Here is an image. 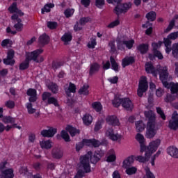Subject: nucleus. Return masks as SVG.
<instances>
[{
    "instance_id": "25",
    "label": "nucleus",
    "mask_w": 178,
    "mask_h": 178,
    "mask_svg": "<svg viewBox=\"0 0 178 178\" xmlns=\"http://www.w3.org/2000/svg\"><path fill=\"white\" fill-rule=\"evenodd\" d=\"M65 130L70 133L71 137H74L75 136L80 134V129H77L72 126H67L65 128Z\"/></svg>"
},
{
    "instance_id": "21",
    "label": "nucleus",
    "mask_w": 178,
    "mask_h": 178,
    "mask_svg": "<svg viewBox=\"0 0 178 178\" xmlns=\"http://www.w3.org/2000/svg\"><path fill=\"white\" fill-rule=\"evenodd\" d=\"M29 97L30 102H35L37 101V90L33 88H29L26 92Z\"/></svg>"
},
{
    "instance_id": "46",
    "label": "nucleus",
    "mask_w": 178,
    "mask_h": 178,
    "mask_svg": "<svg viewBox=\"0 0 178 178\" xmlns=\"http://www.w3.org/2000/svg\"><path fill=\"white\" fill-rule=\"evenodd\" d=\"M122 104H123V99H120L119 97H115V99L113 100V105L115 108L120 106V105H122Z\"/></svg>"
},
{
    "instance_id": "6",
    "label": "nucleus",
    "mask_w": 178,
    "mask_h": 178,
    "mask_svg": "<svg viewBox=\"0 0 178 178\" xmlns=\"http://www.w3.org/2000/svg\"><path fill=\"white\" fill-rule=\"evenodd\" d=\"M52 94L51 92H44L42 95V101L47 102L49 105H54V106H59V104L58 103V99L54 97H51Z\"/></svg>"
},
{
    "instance_id": "1",
    "label": "nucleus",
    "mask_w": 178,
    "mask_h": 178,
    "mask_svg": "<svg viewBox=\"0 0 178 178\" xmlns=\"http://www.w3.org/2000/svg\"><path fill=\"white\" fill-rule=\"evenodd\" d=\"M99 159H101V154L98 152L92 155V152H88L86 155L81 156L79 169L74 178H83L86 176V173H91L90 161L92 163H97Z\"/></svg>"
},
{
    "instance_id": "57",
    "label": "nucleus",
    "mask_w": 178,
    "mask_h": 178,
    "mask_svg": "<svg viewBox=\"0 0 178 178\" xmlns=\"http://www.w3.org/2000/svg\"><path fill=\"white\" fill-rule=\"evenodd\" d=\"M175 19L171 20L167 29L164 30V33H169V31H170V30H172L173 27H175Z\"/></svg>"
},
{
    "instance_id": "22",
    "label": "nucleus",
    "mask_w": 178,
    "mask_h": 178,
    "mask_svg": "<svg viewBox=\"0 0 178 178\" xmlns=\"http://www.w3.org/2000/svg\"><path fill=\"white\" fill-rule=\"evenodd\" d=\"M0 177H1V178H14L15 174L13 173V169L8 168L6 170L3 171L0 174Z\"/></svg>"
},
{
    "instance_id": "9",
    "label": "nucleus",
    "mask_w": 178,
    "mask_h": 178,
    "mask_svg": "<svg viewBox=\"0 0 178 178\" xmlns=\"http://www.w3.org/2000/svg\"><path fill=\"white\" fill-rule=\"evenodd\" d=\"M51 158L53 159H62L63 158V150L60 147H54L51 152Z\"/></svg>"
},
{
    "instance_id": "50",
    "label": "nucleus",
    "mask_w": 178,
    "mask_h": 178,
    "mask_svg": "<svg viewBox=\"0 0 178 178\" xmlns=\"http://www.w3.org/2000/svg\"><path fill=\"white\" fill-rule=\"evenodd\" d=\"M28 113L29 115H33V113H35V108H33V104L31 103H26V104Z\"/></svg>"
},
{
    "instance_id": "8",
    "label": "nucleus",
    "mask_w": 178,
    "mask_h": 178,
    "mask_svg": "<svg viewBox=\"0 0 178 178\" xmlns=\"http://www.w3.org/2000/svg\"><path fill=\"white\" fill-rule=\"evenodd\" d=\"M105 134L106 137H108L112 141H118V140L122 139V136L119 134H115L112 128L106 129Z\"/></svg>"
},
{
    "instance_id": "2",
    "label": "nucleus",
    "mask_w": 178,
    "mask_h": 178,
    "mask_svg": "<svg viewBox=\"0 0 178 178\" xmlns=\"http://www.w3.org/2000/svg\"><path fill=\"white\" fill-rule=\"evenodd\" d=\"M160 80L162 81L164 87L170 88L171 94H178V83H168L169 79V72L168 67H161L159 69Z\"/></svg>"
},
{
    "instance_id": "37",
    "label": "nucleus",
    "mask_w": 178,
    "mask_h": 178,
    "mask_svg": "<svg viewBox=\"0 0 178 178\" xmlns=\"http://www.w3.org/2000/svg\"><path fill=\"white\" fill-rule=\"evenodd\" d=\"M136 129L138 132L144 131L145 129V124L143 121H137L136 122Z\"/></svg>"
},
{
    "instance_id": "30",
    "label": "nucleus",
    "mask_w": 178,
    "mask_h": 178,
    "mask_svg": "<svg viewBox=\"0 0 178 178\" xmlns=\"http://www.w3.org/2000/svg\"><path fill=\"white\" fill-rule=\"evenodd\" d=\"M65 91L67 97H70V93L72 92L74 94L76 92V85L74 83H70L68 88H65Z\"/></svg>"
},
{
    "instance_id": "61",
    "label": "nucleus",
    "mask_w": 178,
    "mask_h": 178,
    "mask_svg": "<svg viewBox=\"0 0 178 178\" xmlns=\"http://www.w3.org/2000/svg\"><path fill=\"white\" fill-rule=\"evenodd\" d=\"M145 170L147 178H155V175H154L153 173L151 172L149 168L147 167L145 168Z\"/></svg>"
},
{
    "instance_id": "44",
    "label": "nucleus",
    "mask_w": 178,
    "mask_h": 178,
    "mask_svg": "<svg viewBox=\"0 0 178 178\" xmlns=\"http://www.w3.org/2000/svg\"><path fill=\"white\" fill-rule=\"evenodd\" d=\"M146 18L149 22H154L156 19V13L154 11H151L146 15Z\"/></svg>"
},
{
    "instance_id": "60",
    "label": "nucleus",
    "mask_w": 178,
    "mask_h": 178,
    "mask_svg": "<svg viewBox=\"0 0 178 178\" xmlns=\"http://www.w3.org/2000/svg\"><path fill=\"white\" fill-rule=\"evenodd\" d=\"M108 47H110L111 52L116 51V46H115V40H111L108 43Z\"/></svg>"
},
{
    "instance_id": "63",
    "label": "nucleus",
    "mask_w": 178,
    "mask_h": 178,
    "mask_svg": "<svg viewBox=\"0 0 178 178\" xmlns=\"http://www.w3.org/2000/svg\"><path fill=\"white\" fill-rule=\"evenodd\" d=\"M108 3H113V5H117L115 8L120 6L122 0H107Z\"/></svg>"
},
{
    "instance_id": "38",
    "label": "nucleus",
    "mask_w": 178,
    "mask_h": 178,
    "mask_svg": "<svg viewBox=\"0 0 178 178\" xmlns=\"http://www.w3.org/2000/svg\"><path fill=\"white\" fill-rule=\"evenodd\" d=\"M148 44H142L137 47V49L140 52V54H145L148 52Z\"/></svg>"
},
{
    "instance_id": "18",
    "label": "nucleus",
    "mask_w": 178,
    "mask_h": 178,
    "mask_svg": "<svg viewBox=\"0 0 178 178\" xmlns=\"http://www.w3.org/2000/svg\"><path fill=\"white\" fill-rule=\"evenodd\" d=\"M122 106L126 109V111H133L134 104H133V102H131V100H130L129 98H123Z\"/></svg>"
},
{
    "instance_id": "4",
    "label": "nucleus",
    "mask_w": 178,
    "mask_h": 178,
    "mask_svg": "<svg viewBox=\"0 0 178 178\" xmlns=\"http://www.w3.org/2000/svg\"><path fill=\"white\" fill-rule=\"evenodd\" d=\"M42 52H44L42 49H38L26 54V57L29 60H33V62L36 63H41V62H44V57L40 56Z\"/></svg>"
},
{
    "instance_id": "14",
    "label": "nucleus",
    "mask_w": 178,
    "mask_h": 178,
    "mask_svg": "<svg viewBox=\"0 0 178 178\" xmlns=\"http://www.w3.org/2000/svg\"><path fill=\"white\" fill-rule=\"evenodd\" d=\"M169 127L172 130H177L178 129V115L175 111L172 115L171 120L169 121Z\"/></svg>"
},
{
    "instance_id": "55",
    "label": "nucleus",
    "mask_w": 178,
    "mask_h": 178,
    "mask_svg": "<svg viewBox=\"0 0 178 178\" xmlns=\"http://www.w3.org/2000/svg\"><path fill=\"white\" fill-rule=\"evenodd\" d=\"M156 111L159 115V116L163 119V120H166V116L165 115V113H163V111H162V108L161 107H156Z\"/></svg>"
},
{
    "instance_id": "59",
    "label": "nucleus",
    "mask_w": 178,
    "mask_h": 178,
    "mask_svg": "<svg viewBox=\"0 0 178 178\" xmlns=\"http://www.w3.org/2000/svg\"><path fill=\"white\" fill-rule=\"evenodd\" d=\"M161 45H162V42L159 41L157 43L156 42H153L152 44V47L153 48V51L155 52V51H158L159 48H161Z\"/></svg>"
},
{
    "instance_id": "43",
    "label": "nucleus",
    "mask_w": 178,
    "mask_h": 178,
    "mask_svg": "<svg viewBox=\"0 0 178 178\" xmlns=\"http://www.w3.org/2000/svg\"><path fill=\"white\" fill-rule=\"evenodd\" d=\"M30 63V60L26 57L24 62L22 63L19 65V70H25L29 67V65Z\"/></svg>"
},
{
    "instance_id": "12",
    "label": "nucleus",
    "mask_w": 178,
    "mask_h": 178,
    "mask_svg": "<svg viewBox=\"0 0 178 178\" xmlns=\"http://www.w3.org/2000/svg\"><path fill=\"white\" fill-rule=\"evenodd\" d=\"M131 8V3H126L124 4H120L119 7H115L114 9V13L119 16L120 13H126L129 9Z\"/></svg>"
},
{
    "instance_id": "33",
    "label": "nucleus",
    "mask_w": 178,
    "mask_h": 178,
    "mask_svg": "<svg viewBox=\"0 0 178 178\" xmlns=\"http://www.w3.org/2000/svg\"><path fill=\"white\" fill-rule=\"evenodd\" d=\"M134 162V159H133V157H128L123 161L122 168H124V169H127V168H130V165L133 164Z\"/></svg>"
},
{
    "instance_id": "34",
    "label": "nucleus",
    "mask_w": 178,
    "mask_h": 178,
    "mask_svg": "<svg viewBox=\"0 0 178 178\" xmlns=\"http://www.w3.org/2000/svg\"><path fill=\"white\" fill-rule=\"evenodd\" d=\"M1 122L6 124L10 123V124H15V122H16V119L10 116H4L1 119Z\"/></svg>"
},
{
    "instance_id": "47",
    "label": "nucleus",
    "mask_w": 178,
    "mask_h": 178,
    "mask_svg": "<svg viewBox=\"0 0 178 178\" xmlns=\"http://www.w3.org/2000/svg\"><path fill=\"white\" fill-rule=\"evenodd\" d=\"M164 45L165 47L166 54H170L172 51V49L170 48V45H172V41L169 40L168 39L164 40Z\"/></svg>"
},
{
    "instance_id": "10",
    "label": "nucleus",
    "mask_w": 178,
    "mask_h": 178,
    "mask_svg": "<svg viewBox=\"0 0 178 178\" xmlns=\"http://www.w3.org/2000/svg\"><path fill=\"white\" fill-rule=\"evenodd\" d=\"M144 114L145 117L146 118V120H147V124H156V117L154 111L149 110L147 111H145Z\"/></svg>"
},
{
    "instance_id": "15",
    "label": "nucleus",
    "mask_w": 178,
    "mask_h": 178,
    "mask_svg": "<svg viewBox=\"0 0 178 178\" xmlns=\"http://www.w3.org/2000/svg\"><path fill=\"white\" fill-rule=\"evenodd\" d=\"M11 19L12 20H14L15 23H16L14 25V28L15 29V30L17 31H22V30H23V24L22 23V19L19 18V16L17 15V14H14L11 17Z\"/></svg>"
},
{
    "instance_id": "48",
    "label": "nucleus",
    "mask_w": 178,
    "mask_h": 178,
    "mask_svg": "<svg viewBox=\"0 0 178 178\" xmlns=\"http://www.w3.org/2000/svg\"><path fill=\"white\" fill-rule=\"evenodd\" d=\"M126 169V173L129 176H131V175H136V173H137V168L136 167H128Z\"/></svg>"
},
{
    "instance_id": "20",
    "label": "nucleus",
    "mask_w": 178,
    "mask_h": 178,
    "mask_svg": "<svg viewBox=\"0 0 178 178\" xmlns=\"http://www.w3.org/2000/svg\"><path fill=\"white\" fill-rule=\"evenodd\" d=\"M55 134H56V129L55 128H50L48 130L44 129L41 131V135L43 137H54Z\"/></svg>"
},
{
    "instance_id": "19",
    "label": "nucleus",
    "mask_w": 178,
    "mask_h": 178,
    "mask_svg": "<svg viewBox=\"0 0 178 178\" xmlns=\"http://www.w3.org/2000/svg\"><path fill=\"white\" fill-rule=\"evenodd\" d=\"M8 10L11 13H16L19 16H23L24 13L22 10L17 8V3L16 2L13 3V4L8 8Z\"/></svg>"
},
{
    "instance_id": "35",
    "label": "nucleus",
    "mask_w": 178,
    "mask_h": 178,
    "mask_svg": "<svg viewBox=\"0 0 178 178\" xmlns=\"http://www.w3.org/2000/svg\"><path fill=\"white\" fill-rule=\"evenodd\" d=\"M115 161H116V154L115 153V150L111 149L108 152L107 162H115Z\"/></svg>"
},
{
    "instance_id": "5",
    "label": "nucleus",
    "mask_w": 178,
    "mask_h": 178,
    "mask_svg": "<svg viewBox=\"0 0 178 178\" xmlns=\"http://www.w3.org/2000/svg\"><path fill=\"white\" fill-rule=\"evenodd\" d=\"M148 90V82L147 81L146 76H142L139 81L138 88V97H143L144 92Z\"/></svg>"
},
{
    "instance_id": "24",
    "label": "nucleus",
    "mask_w": 178,
    "mask_h": 178,
    "mask_svg": "<svg viewBox=\"0 0 178 178\" xmlns=\"http://www.w3.org/2000/svg\"><path fill=\"white\" fill-rule=\"evenodd\" d=\"M136 139L140 144V152H144V150L147 148L145 145H144V136L141 134H138L136 136Z\"/></svg>"
},
{
    "instance_id": "31",
    "label": "nucleus",
    "mask_w": 178,
    "mask_h": 178,
    "mask_svg": "<svg viewBox=\"0 0 178 178\" xmlns=\"http://www.w3.org/2000/svg\"><path fill=\"white\" fill-rule=\"evenodd\" d=\"M82 120L86 126H90V124L92 123V116L88 113H86L83 116Z\"/></svg>"
},
{
    "instance_id": "32",
    "label": "nucleus",
    "mask_w": 178,
    "mask_h": 178,
    "mask_svg": "<svg viewBox=\"0 0 178 178\" xmlns=\"http://www.w3.org/2000/svg\"><path fill=\"white\" fill-rule=\"evenodd\" d=\"M134 63V58L131 56H127L122 60V67H126L129 65Z\"/></svg>"
},
{
    "instance_id": "58",
    "label": "nucleus",
    "mask_w": 178,
    "mask_h": 178,
    "mask_svg": "<svg viewBox=\"0 0 178 178\" xmlns=\"http://www.w3.org/2000/svg\"><path fill=\"white\" fill-rule=\"evenodd\" d=\"M74 13V9H67L64 12V15L67 18L72 17Z\"/></svg>"
},
{
    "instance_id": "3",
    "label": "nucleus",
    "mask_w": 178,
    "mask_h": 178,
    "mask_svg": "<svg viewBox=\"0 0 178 178\" xmlns=\"http://www.w3.org/2000/svg\"><path fill=\"white\" fill-rule=\"evenodd\" d=\"M159 145H161V140L159 139L151 142L149 146L144 149L145 152V156H138L136 157V161L143 163H144V162H148L150 156L155 152V151H156V149H158Z\"/></svg>"
},
{
    "instance_id": "64",
    "label": "nucleus",
    "mask_w": 178,
    "mask_h": 178,
    "mask_svg": "<svg viewBox=\"0 0 178 178\" xmlns=\"http://www.w3.org/2000/svg\"><path fill=\"white\" fill-rule=\"evenodd\" d=\"M47 27H49V29H51V30H54V29L58 27V23L54 22H48Z\"/></svg>"
},
{
    "instance_id": "54",
    "label": "nucleus",
    "mask_w": 178,
    "mask_h": 178,
    "mask_svg": "<svg viewBox=\"0 0 178 178\" xmlns=\"http://www.w3.org/2000/svg\"><path fill=\"white\" fill-rule=\"evenodd\" d=\"M15 104L13 100H8L5 102V106L8 108V109H13L15 108Z\"/></svg>"
},
{
    "instance_id": "29",
    "label": "nucleus",
    "mask_w": 178,
    "mask_h": 178,
    "mask_svg": "<svg viewBox=\"0 0 178 178\" xmlns=\"http://www.w3.org/2000/svg\"><path fill=\"white\" fill-rule=\"evenodd\" d=\"M168 154L172 156V158H178V149L175 147H170L167 150Z\"/></svg>"
},
{
    "instance_id": "23",
    "label": "nucleus",
    "mask_w": 178,
    "mask_h": 178,
    "mask_svg": "<svg viewBox=\"0 0 178 178\" xmlns=\"http://www.w3.org/2000/svg\"><path fill=\"white\" fill-rule=\"evenodd\" d=\"M99 69H101L99 64L97 63L91 64L89 70V76H94V74L99 72Z\"/></svg>"
},
{
    "instance_id": "36",
    "label": "nucleus",
    "mask_w": 178,
    "mask_h": 178,
    "mask_svg": "<svg viewBox=\"0 0 178 178\" xmlns=\"http://www.w3.org/2000/svg\"><path fill=\"white\" fill-rule=\"evenodd\" d=\"M48 88L53 94H58V91H59V87L55 83H50L48 85Z\"/></svg>"
},
{
    "instance_id": "49",
    "label": "nucleus",
    "mask_w": 178,
    "mask_h": 178,
    "mask_svg": "<svg viewBox=\"0 0 178 178\" xmlns=\"http://www.w3.org/2000/svg\"><path fill=\"white\" fill-rule=\"evenodd\" d=\"M172 55L174 58H176L177 59H178V42L175 43L172 45Z\"/></svg>"
},
{
    "instance_id": "11",
    "label": "nucleus",
    "mask_w": 178,
    "mask_h": 178,
    "mask_svg": "<svg viewBox=\"0 0 178 178\" xmlns=\"http://www.w3.org/2000/svg\"><path fill=\"white\" fill-rule=\"evenodd\" d=\"M160 67H162V66H159L156 70L154 67V65L152 63H146L145 64V70L147 73H151L154 76V77H156L158 76V73L159 74V69ZM164 67H166V66H164Z\"/></svg>"
},
{
    "instance_id": "45",
    "label": "nucleus",
    "mask_w": 178,
    "mask_h": 178,
    "mask_svg": "<svg viewBox=\"0 0 178 178\" xmlns=\"http://www.w3.org/2000/svg\"><path fill=\"white\" fill-rule=\"evenodd\" d=\"M110 60L113 70H115V72H119V65H118V63H116L115 58H113V57H111Z\"/></svg>"
},
{
    "instance_id": "62",
    "label": "nucleus",
    "mask_w": 178,
    "mask_h": 178,
    "mask_svg": "<svg viewBox=\"0 0 178 178\" xmlns=\"http://www.w3.org/2000/svg\"><path fill=\"white\" fill-rule=\"evenodd\" d=\"M60 66H63V63L62 62H53L52 67L54 70H56V69H59Z\"/></svg>"
},
{
    "instance_id": "13",
    "label": "nucleus",
    "mask_w": 178,
    "mask_h": 178,
    "mask_svg": "<svg viewBox=\"0 0 178 178\" xmlns=\"http://www.w3.org/2000/svg\"><path fill=\"white\" fill-rule=\"evenodd\" d=\"M156 124H147V131L145 137L147 138H154L155 134H156V129L155 128Z\"/></svg>"
},
{
    "instance_id": "39",
    "label": "nucleus",
    "mask_w": 178,
    "mask_h": 178,
    "mask_svg": "<svg viewBox=\"0 0 178 178\" xmlns=\"http://www.w3.org/2000/svg\"><path fill=\"white\" fill-rule=\"evenodd\" d=\"M88 88H90V86L85 84L79 89V94L80 95H88L89 90Z\"/></svg>"
},
{
    "instance_id": "16",
    "label": "nucleus",
    "mask_w": 178,
    "mask_h": 178,
    "mask_svg": "<svg viewBox=\"0 0 178 178\" xmlns=\"http://www.w3.org/2000/svg\"><path fill=\"white\" fill-rule=\"evenodd\" d=\"M106 122L111 126H120V122L116 115H108Z\"/></svg>"
},
{
    "instance_id": "52",
    "label": "nucleus",
    "mask_w": 178,
    "mask_h": 178,
    "mask_svg": "<svg viewBox=\"0 0 178 178\" xmlns=\"http://www.w3.org/2000/svg\"><path fill=\"white\" fill-rule=\"evenodd\" d=\"M61 137L67 143H69V141H70V136H69V134H67V131L65 130H63L61 131Z\"/></svg>"
},
{
    "instance_id": "7",
    "label": "nucleus",
    "mask_w": 178,
    "mask_h": 178,
    "mask_svg": "<svg viewBox=\"0 0 178 178\" xmlns=\"http://www.w3.org/2000/svg\"><path fill=\"white\" fill-rule=\"evenodd\" d=\"M133 45H134V40H119L117 43V48L120 49V51H124L125 48H128V49H131L133 48Z\"/></svg>"
},
{
    "instance_id": "53",
    "label": "nucleus",
    "mask_w": 178,
    "mask_h": 178,
    "mask_svg": "<svg viewBox=\"0 0 178 178\" xmlns=\"http://www.w3.org/2000/svg\"><path fill=\"white\" fill-rule=\"evenodd\" d=\"M175 99H176V97H175V95L171 93L166 95L164 101L165 102H172V101H175Z\"/></svg>"
},
{
    "instance_id": "40",
    "label": "nucleus",
    "mask_w": 178,
    "mask_h": 178,
    "mask_svg": "<svg viewBox=\"0 0 178 178\" xmlns=\"http://www.w3.org/2000/svg\"><path fill=\"white\" fill-rule=\"evenodd\" d=\"M54 7H55V4L51 3L44 5V8H42V15H44V13H45V12L47 13H48V12H51V8H54Z\"/></svg>"
},
{
    "instance_id": "41",
    "label": "nucleus",
    "mask_w": 178,
    "mask_h": 178,
    "mask_svg": "<svg viewBox=\"0 0 178 178\" xmlns=\"http://www.w3.org/2000/svg\"><path fill=\"white\" fill-rule=\"evenodd\" d=\"M177 38H178V31L172 32L168 35L167 38H164V41H166L167 40H168V41H171V40H177Z\"/></svg>"
},
{
    "instance_id": "26",
    "label": "nucleus",
    "mask_w": 178,
    "mask_h": 178,
    "mask_svg": "<svg viewBox=\"0 0 178 178\" xmlns=\"http://www.w3.org/2000/svg\"><path fill=\"white\" fill-rule=\"evenodd\" d=\"M73 37L72 36V33H65L64 35L61 37V41L64 43V45H69V43L70 41H72V39Z\"/></svg>"
},
{
    "instance_id": "17",
    "label": "nucleus",
    "mask_w": 178,
    "mask_h": 178,
    "mask_svg": "<svg viewBox=\"0 0 178 178\" xmlns=\"http://www.w3.org/2000/svg\"><path fill=\"white\" fill-rule=\"evenodd\" d=\"M15 56V51L10 50L8 52L7 58L3 59V63L5 65H15V60H13V57Z\"/></svg>"
},
{
    "instance_id": "56",
    "label": "nucleus",
    "mask_w": 178,
    "mask_h": 178,
    "mask_svg": "<svg viewBox=\"0 0 178 178\" xmlns=\"http://www.w3.org/2000/svg\"><path fill=\"white\" fill-rule=\"evenodd\" d=\"M120 24V21L119 19H116V20L112 22L111 23H110L107 26V28L108 29H113V28L119 26Z\"/></svg>"
},
{
    "instance_id": "27",
    "label": "nucleus",
    "mask_w": 178,
    "mask_h": 178,
    "mask_svg": "<svg viewBox=\"0 0 178 178\" xmlns=\"http://www.w3.org/2000/svg\"><path fill=\"white\" fill-rule=\"evenodd\" d=\"M40 145L42 149H51L52 148V141L42 140L40 142Z\"/></svg>"
},
{
    "instance_id": "28",
    "label": "nucleus",
    "mask_w": 178,
    "mask_h": 178,
    "mask_svg": "<svg viewBox=\"0 0 178 178\" xmlns=\"http://www.w3.org/2000/svg\"><path fill=\"white\" fill-rule=\"evenodd\" d=\"M38 41L41 45H47V44L49 42V36L45 33H43L39 37Z\"/></svg>"
},
{
    "instance_id": "51",
    "label": "nucleus",
    "mask_w": 178,
    "mask_h": 178,
    "mask_svg": "<svg viewBox=\"0 0 178 178\" xmlns=\"http://www.w3.org/2000/svg\"><path fill=\"white\" fill-rule=\"evenodd\" d=\"M95 45H97V39L94 38H90V40L88 43V47L94 49Z\"/></svg>"
},
{
    "instance_id": "42",
    "label": "nucleus",
    "mask_w": 178,
    "mask_h": 178,
    "mask_svg": "<svg viewBox=\"0 0 178 178\" xmlns=\"http://www.w3.org/2000/svg\"><path fill=\"white\" fill-rule=\"evenodd\" d=\"M92 107L96 112H101L102 111V104L100 102H95L92 104Z\"/></svg>"
}]
</instances>
